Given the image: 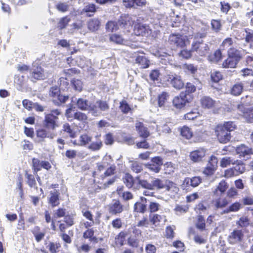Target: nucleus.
<instances>
[{
	"mask_svg": "<svg viewBox=\"0 0 253 253\" xmlns=\"http://www.w3.org/2000/svg\"><path fill=\"white\" fill-rule=\"evenodd\" d=\"M236 128L233 122H226L223 124L218 125L215 128V133L219 141L221 143H226L231 139L230 132Z\"/></svg>",
	"mask_w": 253,
	"mask_h": 253,
	"instance_id": "f257e3e1",
	"label": "nucleus"
},
{
	"mask_svg": "<svg viewBox=\"0 0 253 253\" xmlns=\"http://www.w3.org/2000/svg\"><path fill=\"white\" fill-rule=\"evenodd\" d=\"M205 36L206 35L204 33H197L191 37V39L193 38L191 47L192 51L195 52L196 54L201 56H205L209 50L208 45L204 43L202 40Z\"/></svg>",
	"mask_w": 253,
	"mask_h": 253,
	"instance_id": "f03ea898",
	"label": "nucleus"
},
{
	"mask_svg": "<svg viewBox=\"0 0 253 253\" xmlns=\"http://www.w3.org/2000/svg\"><path fill=\"white\" fill-rule=\"evenodd\" d=\"M189 38L186 36H182L179 34H171L169 38V42L174 47H184L190 44Z\"/></svg>",
	"mask_w": 253,
	"mask_h": 253,
	"instance_id": "7ed1b4c3",
	"label": "nucleus"
},
{
	"mask_svg": "<svg viewBox=\"0 0 253 253\" xmlns=\"http://www.w3.org/2000/svg\"><path fill=\"white\" fill-rule=\"evenodd\" d=\"M78 107L82 110L87 111L93 116H98L100 115V112L95 105H93V103L88 102L86 99L79 98L77 102Z\"/></svg>",
	"mask_w": 253,
	"mask_h": 253,
	"instance_id": "20e7f679",
	"label": "nucleus"
},
{
	"mask_svg": "<svg viewBox=\"0 0 253 253\" xmlns=\"http://www.w3.org/2000/svg\"><path fill=\"white\" fill-rule=\"evenodd\" d=\"M31 77L32 79L38 80H43L47 77L46 73H45L41 67L37 65L36 63H33L31 71Z\"/></svg>",
	"mask_w": 253,
	"mask_h": 253,
	"instance_id": "39448f33",
	"label": "nucleus"
},
{
	"mask_svg": "<svg viewBox=\"0 0 253 253\" xmlns=\"http://www.w3.org/2000/svg\"><path fill=\"white\" fill-rule=\"evenodd\" d=\"M218 160L216 157L211 156L206 168L203 171V173L206 175H211L213 174L217 167Z\"/></svg>",
	"mask_w": 253,
	"mask_h": 253,
	"instance_id": "423d86ee",
	"label": "nucleus"
},
{
	"mask_svg": "<svg viewBox=\"0 0 253 253\" xmlns=\"http://www.w3.org/2000/svg\"><path fill=\"white\" fill-rule=\"evenodd\" d=\"M244 235L241 230L235 229L228 236V240L230 244H235L242 241Z\"/></svg>",
	"mask_w": 253,
	"mask_h": 253,
	"instance_id": "0eeeda50",
	"label": "nucleus"
},
{
	"mask_svg": "<svg viewBox=\"0 0 253 253\" xmlns=\"http://www.w3.org/2000/svg\"><path fill=\"white\" fill-rule=\"evenodd\" d=\"M206 151L203 148H200L193 151L190 153L189 157L190 160L194 162L198 163L202 161L206 156Z\"/></svg>",
	"mask_w": 253,
	"mask_h": 253,
	"instance_id": "6e6552de",
	"label": "nucleus"
},
{
	"mask_svg": "<svg viewBox=\"0 0 253 253\" xmlns=\"http://www.w3.org/2000/svg\"><path fill=\"white\" fill-rule=\"evenodd\" d=\"M149 220L151 224L155 227H160L167 221L166 216L158 214H151Z\"/></svg>",
	"mask_w": 253,
	"mask_h": 253,
	"instance_id": "1a4fd4ad",
	"label": "nucleus"
},
{
	"mask_svg": "<svg viewBox=\"0 0 253 253\" xmlns=\"http://www.w3.org/2000/svg\"><path fill=\"white\" fill-rule=\"evenodd\" d=\"M187 102V95L184 92H181L179 96L175 97L173 99V105L178 109L183 107Z\"/></svg>",
	"mask_w": 253,
	"mask_h": 253,
	"instance_id": "9d476101",
	"label": "nucleus"
},
{
	"mask_svg": "<svg viewBox=\"0 0 253 253\" xmlns=\"http://www.w3.org/2000/svg\"><path fill=\"white\" fill-rule=\"evenodd\" d=\"M200 103L203 108L212 109L216 106V102L209 96H203L200 99Z\"/></svg>",
	"mask_w": 253,
	"mask_h": 253,
	"instance_id": "9b49d317",
	"label": "nucleus"
},
{
	"mask_svg": "<svg viewBox=\"0 0 253 253\" xmlns=\"http://www.w3.org/2000/svg\"><path fill=\"white\" fill-rule=\"evenodd\" d=\"M236 151L241 157L248 158L251 155H253V148H250L244 144H242L236 148Z\"/></svg>",
	"mask_w": 253,
	"mask_h": 253,
	"instance_id": "f8f14e48",
	"label": "nucleus"
},
{
	"mask_svg": "<svg viewBox=\"0 0 253 253\" xmlns=\"http://www.w3.org/2000/svg\"><path fill=\"white\" fill-rule=\"evenodd\" d=\"M134 33L137 36H146L151 33V30L148 26L136 24L134 26Z\"/></svg>",
	"mask_w": 253,
	"mask_h": 253,
	"instance_id": "ddd939ff",
	"label": "nucleus"
},
{
	"mask_svg": "<svg viewBox=\"0 0 253 253\" xmlns=\"http://www.w3.org/2000/svg\"><path fill=\"white\" fill-rule=\"evenodd\" d=\"M164 188L166 189L171 197H174L179 191V188L176 184L169 180L166 181Z\"/></svg>",
	"mask_w": 253,
	"mask_h": 253,
	"instance_id": "4468645a",
	"label": "nucleus"
},
{
	"mask_svg": "<svg viewBox=\"0 0 253 253\" xmlns=\"http://www.w3.org/2000/svg\"><path fill=\"white\" fill-rule=\"evenodd\" d=\"M123 211V206L117 200H114L109 206V211L113 214L121 213Z\"/></svg>",
	"mask_w": 253,
	"mask_h": 253,
	"instance_id": "2eb2a0df",
	"label": "nucleus"
},
{
	"mask_svg": "<svg viewBox=\"0 0 253 253\" xmlns=\"http://www.w3.org/2000/svg\"><path fill=\"white\" fill-rule=\"evenodd\" d=\"M92 137L86 133L81 134L77 140L74 141L73 143L80 146H85L91 142Z\"/></svg>",
	"mask_w": 253,
	"mask_h": 253,
	"instance_id": "dca6fc26",
	"label": "nucleus"
},
{
	"mask_svg": "<svg viewBox=\"0 0 253 253\" xmlns=\"http://www.w3.org/2000/svg\"><path fill=\"white\" fill-rule=\"evenodd\" d=\"M82 213L83 216L87 219L88 221H84L83 222V225L85 228H88L92 226L94 224V221L93 218V215L91 212L85 209H83Z\"/></svg>",
	"mask_w": 253,
	"mask_h": 253,
	"instance_id": "f3484780",
	"label": "nucleus"
},
{
	"mask_svg": "<svg viewBox=\"0 0 253 253\" xmlns=\"http://www.w3.org/2000/svg\"><path fill=\"white\" fill-rule=\"evenodd\" d=\"M228 187L227 182L225 180L221 181L217 186L212 190L213 194L214 196H221L224 193Z\"/></svg>",
	"mask_w": 253,
	"mask_h": 253,
	"instance_id": "a211bd4d",
	"label": "nucleus"
},
{
	"mask_svg": "<svg viewBox=\"0 0 253 253\" xmlns=\"http://www.w3.org/2000/svg\"><path fill=\"white\" fill-rule=\"evenodd\" d=\"M136 129L139 136L143 138H147L150 135L148 129L145 127L143 124L140 122H136L135 124Z\"/></svg>",
	"mask_w": 253,
	"mask_h": 253,
	"instance_id": "6ab92c4d",
	"label": "nucleus"
},
{
	"mask_svg": "<svg viewBox=\"0 0 253 253\" xmlns=\"http://www.w3.org/2000/svg\"><path fill=\"white\" fill-rule=\"evenodd\" d=\"M244 52V51L242 49L239 50L235 48H230L228 51V55L239 62L242 59Z\"/></svg>",
	"mask_w": 253,
	"mask_h": 253,
	"instance_id": "aec40b11",
	"label": "nucleus"
},
{
	"mask_svg": "<svg viewBox=\"0 0 253 253\" xmlns=\"http://www.w3.org/2000/svg\"><path fill=\"white\" fill-rule=\"evenodd\" d=\"M170 80V84L172 86L177 89H180L184 86V83L180 76L175 75L169 77Z\"/></svg>",
	"mask_w": 253,
	"mask_h": 253,
	"instance_id": "412c9836",
	"label": "nucleus"
},
{
	"mask_svg": "<svg viewBox=\"0 0 253 253\" xmlns=\"http://www.w3.org/2000/svg\"><path fill=\"white\" fill-rule=\"evenodd\" d=\"M213 200L212 203L216 209H221L225 207L229 203L227 198L221 196Z\"/></svg>",
	"mask_w": 253,
	"mask_h": 253,
	"instance_id": "4be33fe9",
	"label": "nucleus"
},
{
	"mask_svg": "<svg viewBox=\"0 0 253 253\" xmlns=\"http://www.w3.org/2000/svg\"><path fill=\"white\" fill-rule=\"evenodd\" d=\"M59 193L57 191L50 192L48 203L52 207L57 206L59 204Z\"/></svg>",
	"mask_w": 253,
	"mask_h": 253,
	"instance_id": "5701e85b",
	"label": "nucleus"
},
{
	"mask_svg": "<svg viewBox=\"0 0 253 253\" xmlns=\"http://www.w3.org/2000/svg\"><path fill=\"white\" fill-rule=\"evenodd\" d=\"M100 21L96 18L90 19L87 22L88 29L91 31H95L99 29Z\"/></svg>",
	"mask_w": 253,
	"mask_h": 253,
	"instance_id": "b1692460",
	"label": "nucleus"
},
{
	"mask_svg": "<svg viewBox=\"0 0 253 253\" xmlns=\"http://www.w3.org/2000/svg\"><path fill=\"white\" fill-rule=\"evenodd\" d=\"M55 119L52 117L51 115H45V122L46 126L51 129H54L57 126L55 123Z\"/></svg>",
	"mask_w": 253,
	"mask_h": 253,
	"instance_id": "393cba45",
	"label": "nucleus"
},
{
	"mask_svg": "<svg viewBox=\"0 0 253 253\" xmlns=\"http://www.w3.org/2000/svg\"><path fill=\"white\" fill-rule=\"evenodd\" d=\"M242 208V204L239 202H235L230 205L228 208L224 210L221 214L228 213L230 212H236L238 211Z\"/></svg>",
	"mask_w": 253,
	"mask_h": 253,
	"instance_id": "a878e982",
	"label": "nucleus"
},
{
	"mask_svg": "<svg viewBox=\"0 0 253 253\" xmlns=\"http://www.w3.org/2000/svg\"><path fill=\"white\" fill-rule=\"evenodd\" d=\"M119 24L120 26H130L133 24V21L132 20V18L128 15H125L121 17V19L119 20Z\"/></svg>",
	"mask_w": 253,
	"mask_h": 253,
	"instance_id": "bb28decb",
	"label": "nucleus"
},
{
	"mask_svg": "<svg viewBox=\"0 0 253 253\" xmlns=\"http://www.w3.org/2000/svg\"><path fill=\"white\" fill-rule=\"evenodd\" d=\"M238 161H236L232 157H225L223 158L220 162V166L222 168H226L231 164H235Z\"/></svg>",
	"mask_w": 253,
	"mask_h": 253,
	"instance_id": "cd10ccee",
	"label": "nucleus"
},
{
	"mask_svg": "<svg viewBox=\"0 0 253 253\" xmlns=\"http://www.w3.org/2000/svg\"><path fill=\"white\" fill-rule=\"evenodd\" d=\"M238 63V62L236 61L235 59H233L232 58L228 56L227 59L224 60V62H223L222 67L225 68H233L236 67Z\"/></svg>",
	"mask_w": 253,
	"mask_h": 253,
	"instance_id": "c85d7f7f",
	"label": "nucleus"
},
{
	"mask_svg": "<svg viewBox=\"0 0 253 253\" xmlns=\"http://www.w3.org/2000/svg\"><path fill=\"white\" fill-rule=\"evenodd\" d=\"M94 230L92 228H88L84 233L83 237L88 239L90 242H97V238L94 236Z\"/></svg>",
	"mask_w": 253,
	"mask_h": 253,
	"instance_id": "c756f323",
	"label": "nucleus"
},
{
	"mask_svg": "<svg viewBox=\"0 0 253 253\" xmlns=\"http://www.w3.org/2000/svg\"><path fill=\"white\" fill-rule=\"evenodd\" d=\"M93 105L97 106L100 112V115L101 114V111H107L109 108V106L107 102L101 100L97 101L94 104H93Z\"/></svg>",
	"mask_w": 253,
	"mask_h": 253,
	"instance_id": "7c9ffc66",
	"label": "nucleus"
},
{
	"mask_svg": "<svg viewBox=\"0 0 253 253\" xmlns=\"http://www.w3.org/2000/svg\"><path fill=\"white\" fill-rule=\"evenodd\" d=\"M236 224L241 228L247 227L250 225V221L247 216H243L237 221Z\"/></svg>",
	"mask_w": 253,
	"mask_h": 253,
	"instance_id": "2f4dec72",
	"label": "nucleus"
},
{
	"mask_svg": "<svg viewBox=\"0 0 253 253\" xmlns=\"http://www.w3.org/2000/svg\"><path fill=\"white\" fill-rule=\"evenodd\" d=\"M136 62L141 66L143 68L148 67L149 61L144 56H139L135 59Z\"/></svg>",
	"mask_w": 253,
	"mask_h": 253,
	"instance_id": "473e14b6",
	"label": "nucleus"
},
{
	"mask_svg": "<svg viewBox=\"0 0 253 253\" xmlns=\"http://www.w3.org/2000/svg\"><path fill=\"white\" fill-rule=\"evenodd\" d=\"M181 135L186 139H190L192 135L193 132L190 128L187 126H184L181 128Z\"/></svg>",
	"mask_w": 253,
	"mask_h": 253,
	"instance_id": "72a5a7b5",
	"label": "nucleus"
},
{
	"mask_svg": "<svg viewBox=\"0 0 253 253\" xmlns=\"http://www.w3.org/2000/svg\"><path fill=\"white\" fill-rule=\"evenodd\" d=\"M124 182L128 188L132 187L134 184L132 176L128 173H126L123 177Z\"/></svg>",
	"mask_w": 253,
	"mask_h": 253,
	"instance_id": "f704fd0d",
	"label": "nucleus"
},
{
	"mask_svg": "<svg viewBox=\"0 0 253 253\" xmlns=\"http://www.w3.org/2000/svg\"><path fill=\"white\" fill-rule=\"evenodd\" d=\"M102 142L100 139H98L95 142L91 143L88 146V148L92 151H97L102 147Z\"/></svg>",
	"mask_w": 253,
	"mask_h": 253,
	"instance_id": "c9c22d12",
	"label": "nucleus"
},
{
	"mask_svg": "<svg viewBox=\"0 0 253 253\" xmlns=\"http://www.w3.org/2000/svg\"><path fill=\"white\" fill-rule=\"evenodd\" d=\"M222 58V53L220 50H216L213 54L209 57V60L213 62H218Z\"/></svg>",
	"mask_w": 253,
	"mask_h": 253,
	"instance_id": "e433bc0d",
	"label": "nucleus"
},
{
	"mask_svg": "<svg viewBox=\"0 0 253 253\" xmlns=\"http://www.w3.org/2000/svg\"><path fill=\"white\" fill-rule=\"evenodd\" d=\"M243 85L242 83H238L233 86L231 89V93L234 95H240L243 91Z\"/></svg>",
	"mask_w": 253,
	"mask_h": 253,
	"instance_id": "4c0bfd02",
	"label": "nucleus"
},
{
	"mask_svg": "<svg viewBox=\"0 0 253 253\" xmlns=\"http://www.w3.org/2000/svg\"><path fill=\"white\" fill-rule=\"evenodd\" d=\"M151 185L152 186V190L155 189H160L164 188L165 184L159 179L155 178L151 181Z\"/></svg>",
	"mask_w": 253,
	"mask_h": 253,
	"instance_id": "58836bf2",
	"label": "nucleus"
},
{
	"mask_svg": "<svg viewBox=\"0 0 253 253\" xmlns=\"http://www.w3.org/2000/svg\"><path fill=\"white\" fill-rule=\"evenodd\" d=\"M134 211L136 212L144 213L146 211L147 208L146 205L144 203L141 202H136L134 206Z\"/></svg>",
	"mask_w": 253,
	"mask_h": 253,
	"instance_id": "ea45409f",
	"label": "nucleus"
},
{
	"mask_svg": "<svg viewBox=\"0 0 253 253\" xmlns=\"http://www.w3.org/2000/svg\"><path fill=\"white\" fill-rule=\"evenodd\" d=\"M131 169L135 173L140 172L142 170V166L141 164L139 163L136 161H131Z\"/></svg>",
	"mask_w": 253,
	"mask_h": 253,
	"instance_id": "a19ab883",
	"label": "nucleus"
},
{
	"mask_svg": "<svg viewBox=\"0 0 253 253\" xmlns=\"http://www.w3.org/2000/svg\"><path fill=\"white\" fill-rule=\"evenodd\" d=\"M110 41L117 43L123 44L124 42V39L120 36L117 34H112L110 36Z\"/></svg>",
	"mask_w": 253,
	"mask_h": 253,
	"instance_id": "79ce46f5",
	"label": "nucleus"
},
{
	"mask_svg": "<svg viewBox=\"0 0 253 253\" xmlns=\"http://www.w3.org/2000/svg\"><path fill=\"white\" fill-rule=\"evenodd\" d=\"M136 179L137 180L138 183L142 188L152 190V186L151 185V182L150 183L144 179H140L139 177H137Z\"/></svg>",
	"mask_w": 253,
	"mask_h": 253,
	"instance_id": "37998d69",
	"label": "nucleus"
},
{
	"mask_svg": "<svg viewBox=\"0 0 253 253\" xmlns=\"http://www.w3.org/2000/svg\"><path fill=\"white\" fill-rule=\"evenodd\" d=\"M106 29L108 32H113L117 31L118 28V24L114 21L108 22L106 26Z\"/></svg>",
	"mask_w": 253,
	"mask_h": 253,
	"instance_id": "c03bdc74",
	"label": "nucleus"
},
{
	"mask_svg": "<svg viewBox=\"0 0 253 253\" xmlns=\"http://www.w3.org/2000/svg\"><path fill=\"white\" fill-rule=\"evenodd\" d=\"M169 94L165 92H162L158 96V104L160 107L163 106L169 97Z\"/></svg>",
	"mask_w": 253,
	"mask_h": 253,
	"instance_id": "a18cd8bd",
	"label": "nucleus"
},
{
	"mask_svg": "<svg viewBox=\"0 0 253 253\" xmlns=\"http://www.w3.org/2000/svg\"><path fill=\"white\" fill-rule=\"evenodd\" d=\"M33 167L34 172L37 173L42 168V161H40L38 159L34 158L33 159Z\"/></svg>",
	"mask_w": 253,
	"mask_h": 253,
	"instance_id": "49530a36",
	"label": "nucleus"
},
{
	"mask_svg": "<svg viewBox=\"0 0 253 253\" xmlns=\"http://www.w3.org/2000/svg\"><path fill=\"white\" fill-rule=\"evenodd\" d=\"M66 214V209L59 208L53 211V218L56 219L62 217H65Z\"/></svg>",
	"mask_w": 253,
	"mask_h": 253,
	"instance_id": "de8ad7c7",
	"label": "nucleus"
},
{
	"mask_svg": "<svg viewBox=\"0 0 253 253\" xmlns=\"http://www.w3.org/2000/svg\"><path fill=\"white\" fill-rule=\"evenodd\" d=\"M70 21V19L68 16L61 18L58 23V28H59L60 29H63L65 28Z\"/></svg>",
	"mask_w": 253,
	"mask_h": 253,
	"instance_id": "09e8293b",
	"label": "nucleus"
},
{
	"mask_svg": "<svg viewBox=\"0 0 253 253\" xmlns=\"http://www.w3.org/2000/svg\"><path fill=\"white\" fill-rule=\"evenodd\" d=\"M209 208V206L206 204H204L203 203H199L195 208V211L197 213L199 214H201L202 212H204Z\"/></svg>",
	"mask_w": 253,
	"mask_h": 253,
	"instance_id": "8fccbe9b",
	"label": "nucleus"
},
{
	"mask_svg": "<svg viewBox=\"0 0 253 253\" xmlns=\"http://www.w3.org/2000/svg\"><path fill=\"white\" fill-rule=\"evenodd\" d=\"M63 130L67 132L71 137H74L76 135L75 131L68 124H65L63 125Z\"/></svg>",
	"mask_w": 253,
	"mask_h": 253,
	"instance_id": "3c124183",
	"label": "nucleus"
},
{
	"mask_svg": "<svg viewBox=\"0 0 253 253\" xmlns=\"http://www.w3.org/2000/svg\"><path fill=\"white\" fill-rule=\"evenodd\" d=\"M115 170L116 167L112 165L105 171L103 174L101 175V176L103 178L105 177L111 176L115 173Z\"/></svg>",
	"mask_w": 253,
	"mask_h": 253,
	"instance_id": "603ef678",
	"label": "nucleus"
},
{
	"mask_svg": "<svg viewBox=\"0 0 253 253\" xmlns=\"http://www.w3.org/2000/svg\"><path fill=\"white\" fill-rule=\"evenodd\" d=\"M74 118L78 121L85 123L87 120V117L84 113L78 112L74 114Z\"/></svg>",
	"mask_w": 253,
	"mask_h": 253,
	"instance_id": "864d4df0",
	"label": "nucleus"
},
{
	"mask_svg": "<svg viewBox=\"0 0 253 253\" xmlns=\"http://www.w3.org/2000/svg\"><path fill=\"white\" fill-rule=\"evenodd\" d=\"M120 109L125 114L128 113L131 108L126 101L123 100L120 102Z\"/></svg>",
	"mask_w": 253,
	"mask_h": 253,
	"instance_id": "5fc2aeb1",
	"label": "nucleus"
},
{
	"mask_svg": "<svg viewBox=\"0 0 253 253\" xmlns=\"http://www.w3.org/2000/svg\"><path fill=\"white\" fill-rule=\"evenodd\" d=\"M26 178L27 179V183L31 187H34L36 185V181L35 177L33 175L26 173L25 175Z\"/></svg>",
	"mask_w": 253,
	"mask_h": 253,
	"instance_id": "6e6d98bb",
	"label": "nucleus"
},
{
	"mask_svg": "<svg viewBox=\"0 0 253 253\" xmlns=\"http://www.w3.org/2000/svg\"><path fill=\"white\" fill-rule=\"evenodd\" d=\"M190 182V185L193 187H197L200 183L202 182V179L199 176H194L190 178V180H188Z\"/></svg>",
	"mask_w": 253,
	"mask_h": 253,
	"instance_id": "4d7b16f0",
	"label": "nucleus"
},
{
	"mask_svg": "<svg viewBox=\"0 0 253 253\" xmlns=\"http://www.w3.org/2000/svg\"><path fill=\"white\" fill-rule=\"evenodd\" d=\"M211 25L212 29L215 32H217L220 30L221 24L219 20L214 19L212 20L211 21Z\"/></svg>",
	"mask_w": 253,
	"mask_h": 253,
	"instance_id": "13d9d810",
	"label": "nucleus"
},
{
	"mask_svg": "<svg viewBox=\"0 0 253 253\" xmlns=\"http://www.w3.org/2000/svg\"><path fill=\"white\" fill-rule=\"evenodd\" d=\"M72 84L74 87L75 90L81 91L83 87V83L82 81L79 79H74L72 81Z\"/></svg>",
	"mask_w": 253,
	"mask_h": 253,
	"instance_id": "bf43d9fd",
	"label": "nucleus"
},
{
	"mask_svg": "<svg viewBox=\"0 0 253 253\" xmlns=\"http://www.w3.org/2000/svg\"><path fill=\"white\" fill-rule=\"evenodd\" d=\"M196 227L201 230H204L205 228V219L202 215L198 216Z\"/></svg>",
	"mask_w": 253,
	"mask_h": 253,
	"instance_id": "052dcab7",
	"label": "nucleus"
},
{
	"mask_svg": "<svg viewBox=\"0 0 253 253\" xmlns=\"http://www.w3.org/2000/svg\"><path fill=\"white\" fill-rule=\"evenodd\" d=\"M211 78L214 82L217 83L222 79V76L219 72L213 71L211 74Z\"/></svg>",
	"mask_w": 253,
	"mask_h": 253,
	"instance_id": "680f3d73",
	"label": "nucleus"
},
{
	"mask_svg": "<svg viewBox=\"0 0 253 253\" xmlns=\"http://www.w3.org/2000/svg\"><path fill=\"white\" fill-rule=\"evenodd\" d=\"M145 167L148 169L149 170L152 172H154L155 173H158L161 170V168L159 167V166H157L153 163L149 164L147 163L145 165Z\"/></svg>",
	"mask_w": 253,
	"mask_h": 253,
	"instance_id": "e2e57ef3",
	"label": "nucleus"
},
{
	"mask_svg": "<svg viewBox=\"0 0 253 253\" xmlns=\"http://www.w3.org/2000/svg\"><path fill=\"white\" fill-rule=\"evenodd\" d=\"M199 113L196 111H191L187 113L184 115V118L186 120H192L199 116Z\"/></svg>",
	"mask_w": 253,
	"mask_h": 253,
	"instance_id": "0e129e2a",
	"label": "nucleus"
},
{
	"mask_svg": "<svg viewBox=\"0 0 253 253\" xmlns=\"http://www.w3.org/2000/svg\"><path fill=\"white\" fill-rule=\"evenodd\" d=\"M60 94V90L57 86L51 87L49 90V95L53 98H56Z\"/></svg>",
	"mask_w": 253,
	"mask_h": 253,
	"instance_id": "69168bd1",
	"label": "nucleus"
},
{
	"mask_svg": "<svg viewBox=\"0 0 253 253\" xmlns=\"http://www.w3.org/2000/svg\"><path fill=\"white\" fill-rule=\"evenodd\" d=\"M160 205L159 203L154 202H151L149 206V209L151 212H154L159 210Z\"/></svg>",
	"mask_w": 253,
	"mask_h": 253,
	"instance_id": "338daca9",
	"label": "nucleus"
},
{
	"mask_svg": "<svg viewBox=\"0 0 253 253\" xmlns=\"http://www.w3.org/2000/svg\"><path fill=\"white\" fill-rule=\"evenodd\" d=\"M241 75L243 77L252 76H253V70L248 68H244L240 71Z\"/></svg>",
	"mask_w": 253,
	"mask_h": 253,
	"instance_id": "774afa93",
	"label": "nucleus"
}]
</instances>
